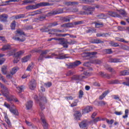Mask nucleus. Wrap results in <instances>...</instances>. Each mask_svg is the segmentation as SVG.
Segmentation results:
<instances>
[{
  "label": "nucleus",
  "mask_w": 129,
  "mask_h": 129,
  "mask_svg": "<svg viewBox=\"0 0 129 129\" xmlns=\"http://www.w3.org/2000/svg\"><path fill=\"white\" fill-rule=\"evenodd\" d=\"M44 85L45 86V87L49 88L50 86H52V83L48 82V83L44 84Z\"/></svg>",
  "instance_id": "obj_47"
},
{
  "label": "nucleus",
  "mask_w": 129,
  "mask_h": 129,
  "mask_svg": "<svg viewBox=\"0 0 129 129\" xmlns=\"http://www.w3.org/2000/svg\"><path fill=\"white\" fill-rule=\"evenodd\" d=\"M14 59L13 60V63H14V64H16L20 61V57H16L15 56V55L14 56Z\"/></svg>",
  "instance_id": "obj_39"
},
{
  "label": "nucleus",
  "mask_w": 129,
  "mask_h": 129,
  "mask_svg": "<svg viewBox=\"0 0 129 129\" xmlns=\"http://www.w3.org/2000/svg\"><path fill=\"white\" fill-rule=\"evenodd\" d=\"M33 68H34V66L33 65V63H31V64H29L26 70L27 71H31L32 70V69H33Z\"/></svg>",
  "instance_id": "obj_37"
},
{
  "label": "nucleus",
  "mask_w": 129,
  "mask_h": 129,
  "mask_svg": "<svg viewBox=\"0 0 129 129\" xmlns=\"http://www.w3.org/2000/svg\"><path fill=\"white\" fill-rule=\"evenodd\" d=\"M105 52L106 53V54H112V50L111 49H105Z\"/></svg>",
  "instance_id": "obj_48"
},
{
  "label": "nucleus",
  "mask_w": 129,
  "mask_h": 129,
  "mask_svg": "<svg viewBox=\"0 0 129 129\" xmlns=\"http://www.w3.org/2000/svg\"><path fill=\"white\" fill-rule=\"evenodd\" d=\"M109 44V45H110V46H112V47H119V44L114 41H110Z\"/></svg>",
  "instance_id": "obj_27"
},
{
  "label": "nucleus",
  "mask_w": 129,
  "mask_h": 129,
  "mask_svg": "<svg viewBox=\"0 0 129 129\" xmlns=\"http://www.w3.org/2000/svg\"><path fill=\"white\" fill-rule=\"evenodd\" d=\"M109 36H110V33H103V37H109Z\"/></svg>",
  "instance_id": "obj_63"
},
{
  "label": "nucleus",
  "mask_w": 129,
  "mask_h": 129,
  "mask_svg": "<svg viewBox=\"0 0 129 129\" xmlns=\"http://www.w3.org/2000/svg\"><path fill=\"white\" fill-rule=\"evenodd\" d=\"M93 63L94 64H101V63H102V62L100 60L96 59V60L93 61Z\"/></svg>",
  "instance_id": "obj_49"
},
{
  "label": "nucleus",
  "mask_w": 129,
  "mask_h": 129,
  "mask_svg": "<svg viewBox=\"0 0 129 129\" xmlns=\"http://www.w3.org/2000/svg\"><path fill=\"white\" fill-rule=\"evenodd\" d=\"M120 76H125V75H129V71L124 70L120 72Z\"/></svg>",
  "instance_id": "obj_26"
},
{
  "label": "nucleus",
  "mask_w": 129,
  "mask_h": 129,
  "mask_svg": "<svg viewBox=\"0 0 129 129\" xmlns=\"http://www.w3.org/2000/svg\"><path fill=\"white\" fill-rule=\"evenodd\" d=\"M25 122H26V124H27V125H29V126H32V128L33 127V124L32 123V122H29L28 120H26Z\"/></svg>",
  "instance_id": "obj_58"
},
{
  "label": "nucleus",
  "mask_w": 129,
  "mask_h": 129,
  "mask_svg": "<svg viewBox=\"0 0 129 129\" xmlns=\"http://www.w3.org/2000/svg\"><path fill=\"white\" fill-rule=\"evenodd\" d=\"M86 78V77L84 76H82V75H79V76H74L73 77H72V80H83V79H85Z\"/></svg>",
  "instance_id": "obj_12"
},
{
  "label": "nucleus",
  "mask_w": 129,
  "mask_h": 129,
  "mask_svg": "<svg viewBox=\"0 0 129 129\" xmlns=\"http://www.w3.org/2000/svg\"><path fill=\"white\" fill-rule=\"evenodd\" d=\"M108 93H109V91L108 90L102 93V94L101 96H100L99 99H100L101 100H102V99L104 98V97H105V96H106V95H107Z\"/></svg>",
  "instance_id": "obj_24"
},
{
  "label": "nucleus",
  "mask_w": 129,
  "mask_h": 129,
  "mask_svg": "<svg viewBox=\"0 0 129 129\" xmlns=\"http://www.w3.org/2000/svg\"><path fill=\"white\" fill-rule=\"evenodd\" d=\"M107 17V15L103 14H100L98 15H97V18L98 19H104L105 18H106Z\"/></svg>",
  "instance_id": "obj_29"
},
{
  "label": "nucleus",
  "mask_w": 129,
  "mask_h": 129,
  "mask_svg": "<svg viewBox=\"0 0 129 129\" xmlns=\"http://www.w3.org/2000/svg\"><path fill=\"white\" fill-rule=\"evenodd\" d=\"M5 121H6V122L8 124V126H9V127H12V124L11 123V121H10V119H7L5 120Z\"/></svg>",
  "instance_id": "obj_53"
},
{
  "label": "nucleus",
  "mask_w": 129,
  "mask_h": 129,
  "mask_svg": "<svg viewBox=\"0 0 129 129\" xmlns=\"http://www.w3.org/2000/svg\"><path fill=\"white\" fill-rule=\"evenodd\" d=\"M7 20L8 15H7L6 14L2 15L0 16V21H1V22H7Z\"/></svg>",
  "instance_id": "obj_20"
},
{
  "label": "nucleus",
  "mask_w": 129,
  "mask_h": 129,
  "mask_svg": "<svg viewBox=\"0 0 129 129\" xmlns=\"http://www.w3.org/2000/svg\"><path fill=\"white\" fill-rule=\"evenodd\" d=\"M34 2V0H24L23 1L24 5H27V4H32Z\"/></svg>",
  "instance_id": "obj_38"
},
{
  "label": "nucleus",
  "mask_w": 129,
  "mask_h": 129,
  "mask_svg": "<svg viewBox=\"0 0 129 129\" xmlns=\"http://www.w3.org/2000/svg\"><path fill=\"white\" fill-rule=\"evenodd\" d=\"M51 32H49V34H52V35H56V37H66V36H68V34H57V33H61V32H63L62 30H60L59 29H51L50 30Z\"/></svg>",
  "instance_id": "obj_7"
},
{
  "label": "nucleus",
  "mask_w": 129,
  "mask_h": 129,
  "mask_svg": "<svg viewBox=\"0 0 129 129\" xmlns=\"http://www.w3.org/2000/svg\"><path fill=\"white\" fill-rule=\"evenodd\" d=\"M106 121L108 124H112V123H113V122L114 121V120H113V119H111L110 120H109L107 119H106Z\"/></svg>",
  "instance_id": "obj_46"
},
{
  "label": "nucleus",
  "mask_w": 129,
  "mask_h": 129,
  "mask_svg": "<svg viewBox=\"0 0 129 129\" xmlns=\"http://www.w3.org/2000/svg\"><path fill=\"white\" fill-rule=\"evenodd\" d=\"M34 99L39 104L41 110L45 109V103H47V99L44 95H40L38 98L37 95L34 96Z\"/></svg>",
  "instance_id": "obj_3"
},
{
  "label": "nucleus",
  "mask_w": 129,
  "mask_h": 129,
  "mask_svg": "<svg viewBox=\"0 0 129 129\" xmlns=\"http://www.w3.org/2000/svg\"><path fill=\"white\" fill-rule=\"evenodd\" d=\"M84 93H83V91L82 90H80L79 91V98H82V97L83 96Z\"/></svg>",
  "instance_id": "obj_54"
},
{
  "label": "nucleus",
  "mask_w": 129,
  "mask_h": 129,
  "mask_svg": "<svg viewBox=\"0 0 129 129\" xmlns=\"http://www.w3.org/2000/svg\"><path fill=\"white\" fill-rule=\"evenodd\" d=\"M31 55H27L22 58V62L25 63L26 62H28L31 59Z\"/></svg>",
  "instance_id": "obj_25"
},
{
  "label": "nucleus",
  "mask_w": 129,
  "mask_h": 129,
  "mask_svg": "<svg viewBox=\"0 0 129 129\" xmlns=\"http://www.w3.org/2000/svg\"><path fill=\"white\" fill-rule=\"evenodd\" d=\"M26 107L27 110L31 109L33 107V102L32 101H28L26 104Z\"/></svg>",
  "instance_id": "obj_16"
},
{
  "label": "nucleus",
  "mask_w": 129,
  "mask_h": 129,
  "mask_svg": "<svg viewBox=\"0 0 129 129\" xmlns=\"http://www.w3.org/2000/svg\"><path fill=\"white\" fill-rule=\"evenodd\" d=\"M74 116H75L76 119L77 120H80V117L82 116L81 115V113L80 112V111H77L74 114Z\"/></svg>",
  "instance_id": "obj_17"
},
{
  "label": "nucleus",
  "mask_w": 129,
  "mask_h": 129,
  "mask_svg": "<svg viewBox=\"0 0 129 129\" xmlns=\"http://www.w3.org/2000/svg\"><path fill=\"white\" fill-rule=\"evenodd\" d=\"M10 111H11V112H12V113H13V114H14L15 115H18V111L16 109H14L13 108H10Z\"/></svg>",
  "instance_id": "obj_35"
},
{
  "label": "nucleus",
  "mask_w": 129,
  "mask_h": 129,
  "mask_svg": "<svg viewBox=\"0 0 129 129\" xmlns=\"http://www.w3.org/2000/svg\"><path fill=\"white\" fill-rule=\"evenodd\" d=\"M8 49H11V45L6 44L3 46L1 50H2V51H6V50H8Z\"/></svg>",
  "instance_id": "obj_28"
},
{
  "label": "nucleus",
  "mask_w": 129,
  "mask_h": 129,
  "mask_svg": "<svg viewBox=\"0 0 129 129\" xmlns=\"http://www.w3.org/2000/svg\"><path fill=\"white\" fill-rule=\"evenodd\" d=\"M24 53H25L24 50H20L19 52L14 53V57H18V58H20V56H22Z\"/></svg>",
  "instance_id": "obj_23"
},
{
  "label": "nucleus",
  "mask_w": 129,
  "mask_h": 129,
  "mask_svg": "<svg viewBox=\"0 0 129 129\" xmlns=\"http://www.w3.org/2000/svg\"><path fill=\"white\" fill-rule=\"evenodd\" d=\"M14 40H15V41H19V42H24L25 40H26V38L25 37H23V38H20V37H13Z\"/></svg>",
  "instance_id": "obj_31"
},
{
  "label": "nucleus",
  "mask_w": 129,
  "mask_h": 129,
  "mask_svg": "<svg viewBox=\"0 0 129 129\" xmlns=\"http://www.w3.org/2000/svg\"><path fill=\"white\" fill-rule=\"evenodd\" d=\"M17 34H19L20 36H22V35H25V32L22 31V30H17Z\"/></svg>",
  "instance_id": "obj_56"
},
{
  "label": "nucleus",
  "mask_w": 129,
  "mask_h": 129,
  "mask_svg": "<svg viewBox=\"0 0 129 129\" xmlns=\"http://www.w3.org/2000/svg\"><path fill=\"white\" fill-rule=\"evenodd\" d=\"M93 108L92 107L90 106H87L86 107L85 109L83 110V113L85 114V113H88V112H90L91 110H92Z\"/></svg>",
  "instance_id": "obj_15"
},
{
  "label": "nucleus",
  "mask_w": 129,
  "mask_h": 129,
  "mask_svg": "<svg viewBox=\"0 0 129 129\" xmlns=\"http://www.w3.org/2000/svg\"><path fill=\"white\" fill-rule=\"evenodd\" d=\"M99 104L101 105V106H103V105H105V104H106V102L103 101H101L99 102Z\"/></svg>",
  "instance_id": "obj_59"
},
{
  "label": "nucleus",
  "mask_w": 129,
  "mask_h": 129,
  "mask_svg": "<svg viewBox=\"0 0 129 129\" xmlns=\"http://www.w3.org/2000/svg\"><path fill=\"white\" fill-rule=\"evenodd\" d=\"M4 106H6V107H7V108H11V105L10 104H9L8 103H7L6 102H5L4 103Z\"/></svg>",
  "instance_id": "obj_62"
},
{
  "label": "nucleus",
  "mask_w": 129,
  "mask_h": 129,
  "mask_svg": "<svg viewBox=\"0 0 129 129\" xmlns=\"http://www.w3.org/2000/svg\"><path fill=\"white\" fill-rule=\"evenodd\" d=\"M67 28H73L74 24L73 23H66Z\"/></svg>",
  "instance_id": "obj_40"
},
{
  "label": "nucleus",
  "mask_w": 129,
  "mask_h": 129,
  "mask_svg": "<svg viewBox=\"0 0 129 129\" xmlns=\"http://www.w3.org/2000/svg\"><path fill=\"white\" fill-rule=\"evenodd\" d=\"M79 3L77 2H66V6H78L79 5Z\"/></svg>",
  "instance_id": "obj_19"
},
{
  "label": "nucleus",
  "mask_w": 129,
  "mask_h": 129,
  "mask_svg": "<svg viewBox=\"0 0 129 129\" xmlns=\"http://www.w3.org/2000/svg\"><path fill=\"white\" fill-rule=\"evenodd\" d=\"M109 62L110 63H117L120 62V59L111 58L109 59Z\"/></svg>",
  "instance_id": "obj_22"
},
{
  "label": "nucleus",
  "mask_w": 129,
  "mask_h": 129,
  "mask_svg": "<svg viewBox=\"0 0 129 129\" xmlns=\"http://www.w3.org/2000/svg\"><path fill=\"white\" fill-rule=\"evenodd\" d=\"M32 52L33 53H40V55L38 59V61H42L44 58H45V59H51L52 58H55V59H59V60L66 59V58H69V57L67 56H68V54H63V53L57 54L55 52L51 53V55L45 56V55H47V54L50 52V50L48 49L41 50L37 48H35L32 50Z\"/></svg>",
  "instance_id": "obj_1"
},
{
  "label": "nucleus",
  "mask_w": 129,
  "mask_h": 129,
  "mask_svg": "<svg viewBox=\"0 0 129 129\" xmlns=\"http://www.w3.org/2000/svg\"><path fill=\"white\" fill-rule=\"evenodd\" d=\"M79 126L81 127V128H86V127L87 126V120H84L82 121L79 123Z\"/></svg>",
  "instance_id": "obj_14"
},
{
  "label": "nucleus",
  "mask_w": 129,
  "mask_h": 129,
  "mask_svg": "<svg viewBox=\"0 0 129 129\" xmlns=\"http://www.w3.org/2000/svg\"><path fill=\"white\" fill-rule=\"evenodd\" d=\"M35 15H39V14H42V10H38L34 12Z\"/></svg>",
  "instance_id": "obj_55"
},
{
  "label": "nucleus",
  "mask_w": 129,
  "mask_h": 129,
  "mask_svg": "<svg viewBox=\"0 0 129 129\" xmlns=\"http://www.w3.org/2000/svg\"><path fill=\"white\" fill-rule=\"evenodd\" d=\"M76 43V41L75 40H71V41L68 42L67 40L64 38H61L60 40V44L62 45L63 48H65L66 49L68 48V44H70V45H73V44H75Z\"/></svg>",
  "instance_id": "obj_6"
},
{
  "label": "nucleus",
  "mask_w": 129,
  "mask_h": 129,
  "mask_svg": "<svg viewBox=\"0 0 129 129\" xmlns=\"http://www.w3.org/2000/svg\"><path fill=\"white\" fill-rule=\"evenodd\" d=\"M108 14L113 18H120V15L113 11H109Z\"/></svg>",
  "instance_id": "obj_13"
},
{
  "label": "nucleus",
  "mask_w": 129,
  "mask_h": 129,
  "mask_svg": "<svg viewBox=\"0 0 129 129\" xmlns=\"http://www.w3.org/2000/svg\"><path fill=\"white\" fill-rule=\"evenodd\" d=\"M0 87H1L2 89L1 91L2 95L7 98V101H15V102H19L18 99L15 98V96L12 95H9L10 92L9 91V89L8 88L5 86V85L2 84V83H0Z\"/></svg>",
  "instance_id": "obj_2"
},
{
  "label": "nucleus",
  "mask_w": 129,
  "mask_h": 129,
  "mask_svg": "<svg viewBox=\"0 0 129 129\" xmlns=\"http://www.w3.org/2000/svg\"><path fill=\"white\" fill-rule=\"evenodd\" d=\"M61 39L62 38L55 37V38L49 39L48 41V42H50V41H52V40H55L56 41H59V44H60V41Z\"/></svg>",
  "instance_id": "obj_42"
},
{
  "label": "nucleus",
  "mask_w": 129,
  "mask_h": 129,
  "mask_svg": "<svg viewBox=\"0 0 129 129\" xmlns=\"http://www.w3.org/2000/svg\"><path fill=\"white\" fill-rule=\"evenodd\" d=\"M128 115V110L126 109L125 110V115L123 116V118H126V117H127Z\"/></svg>",
  "instance_id": "obj_52"
},
{
  "label": "nucleus",
  "mask_w": 129,
  "mask_h": 129,
  "mask_svg": "<svg viewBox=\"0 0 129 129\" xmlns=\"http://www.w3.org/2000/svg\"><path fill=\"white\" fill-rule=\"evenodd\" d=\"M63 13V9H59L55 11H52L50 12H48L47 13V16H54L55 15H58L59 14H62Z\"/></svg>",
  "instance_id": "obj_10"
},
{
  "label": "nucleus",
  "mask_w": 129,
  "mask_h": 129,
  "mask_svg": "<svg viewBox=\"0 0 129 129\" xmlns=\"http://www.w3.org/2000/svg\"><path fill=\"white\" fill-rule=\"evenodd\" d=\"M17 71H18L17 68H14L12 69V71L11 72V74L12 75H14V74H15L17 73Z\"/></svg>",
  "instance_id": "obj_45"
},
{
  "label": "nucleus",
  "mask_w": 129,
  "mask_h": 129,
  "mask_svg": "<svg viewBox=\"0 0 129 129\" xmlns=\"http://www.w3.org/2000/svg\"><path fill=\"white\" fill-rule=\"evenodd\" d=\"M37 86V83H36V80H32L29 83V87L31 90H34Z\"/></svg>",
  "instance_id": "obj_11"
},
{
  "label": "nucleus",
  "mask_w": 129,
  "mask_h": 129,
  "mask_svg": "<svg viewBox=\"0 0 129 129\" xmlns=\"http://www.w3.org/2000/svg\"><path fill=\"white\" fill-rule=\"evenodd\" d=\"M18 90H19V92H22L24 88V86H19L17 87Z\"/></svg>",
  "instance_id": "obj_43"
},
{
  "label": "nucleus",
  "mask_w": 129,
  "mask_h": 129,
  "mask_svg": "<svg viewBox=\"0 0 129 129\" xmlns=\"http://www.w3.org/2000/svg\"><path fill=\"white\" fill-rule=\"evenodd\" d=\"M108 84H118L119 83V82L117 80H112V81H108Z\"/></svg>",
  "instance_id": "obj_30"
},
{
  "label": "nucleus",
  "mask_w": 129,
  "mask_h": 129,
  "mask_svg": "<svg viewBox=\"0 0 129 129\" xmlns=\"http://www.w3.org/2000/svg\"><path fill=\"white\" fill-rule=\"evenodd\" d=\"M57 25H58V23L57 22H53L52 23H50L49 25H48V27H55Z\"/></svg>",
  "instance_id": "obj_51"
},
{
  "label": "nucleus",
  "mask_w": 129,
  "mask_h": 129,
  "mask_svg": "<svg viewBox=\"0 0 129 129\" xmlns=\"http://www.w3.org/2000/svg\"><path fill=\"white\" fill-rule=\"evenodd\" d=\"M116 41H119V42H123V43H127V41L124 40L123 38H119L118 37L116 38Z\"/></svg>",
  "instance_id": "obj_41"
},
{
  "label": "nucleus",
  "mask_w": 129,
  "mask_h": 129,
  "mask_svg": "<svg viewBox=\"0 0 129 129\" xmlns=\"http://www.w3.org/2000/svg\"><path fill=\"white\" fill-rule=\"evenodd\" d=\"M2 72L3 74H4L5 75L7 74V66H4L2 67Z\"/></svg>",
  "instance_id": "obj_32"
},
{
  "label": "nucleus",
  "mask_w": 129,
  "mask_h": 129,
  "mask_svg": "<svg viewBox=\"0 0 129 129\" xmlns=\"http://www.w3.org/2000/svg\"><path fill=\"white\" fill-rule=\"evenodd\" d=\"M117 12H118L120 15H121V16H122V17H125L127 15V13H126V12H125L124 10L120 9L119 10H117Z\"/></svg>",
  "instance_id": "obj_21"
},
{
  "label": "nucleus",
  "mask_w": 129,
  "mask_h": 129,
  "mask_svg": "<svg viewBox=\"0 0 129 129\" xmlns=\"http://www.w3.org/2000/svg\"><path fill=\"white\" fill-rule=\"evenodd\" d=\"M72 75H74V72H73L72 71H69L66 74L67 76H72Z\"/></svg>",
  "instance_id": "obj_44"
},
{
  "label": "nucleus",
  "mask_w": 129,
  "mask_h": 129,
  "mask_svg": "<svg viewBox=\"0 0 129 129\" xmlns=\"http://www.w3.org/2000/svg\"><path fill=\"white\" fill-rule=\"evenodd\" d=\"M0 80H2L4 83H6L8 85H9V83H8V81L6 80L5 78H4V76L0 74Z\"/></svg>",
  "instance_id": "obj_34"
},
{
  "label": "nucleus",
  "mask_w": 129,
  "mask_h": 129,
  "mask_svg": "<svg viewBox=\"0 0 129 129\" xmlns=\"http://www.w3.org/2000/svg\"><path fill=\"white\" fill-rule=\"evenodd\" d=\"M25 30H32L33 29V26L29 25L25 27Z\"/></svg>",
  "instance_id": "obj_60"
},
{
  "label": "nucleus",
  "mask_w": 129,
  "mask_h": 129,
  "mask_svg": "<svg viewBox=\"0 0 129 129\" xmlns=\"http://www.w3.org/2000/svg\"><path fill=\"white\" fill-rule=\"evenodd\" d=\"M11 28L12 30L16 29V21H13L11 24Z\"/></svg>",
  "instance_id": "obj_36"
},
{
  "label": "nucleus",
  "mask_w": 129,
  "mask_h": 129,
  "mask_svg": "<svg viewBox=\"0 0 129 129\" xmlns=\"http://www.w3.org/2000/svg\"><path fill=\"white\" fill-rule=\"evenodd\" d=\"M107 70L108 71H110V72H112L113 74H115V71L113 70V69L111 68V67L108 68Z\"/></svg>",
  "instance_id": "obj_50"
},
{
  "label": "nucleus",
  "mask_w": 129,
  "mask_h": 129,
  "mask_svg": "<svg viewBox=\"0 0 129 129\" xmlns=\"http://www.w3.org/2000/svg\"><path fill=\"white\" fill-rule=\"evenodd\" d=\"M47 6H50V3L47 2H41L39 4H36L35 5H30L26 7V10H36L40 8V7H47Z\"/></svg>",
  "instance_id": "obj_4"
},
{
  "label": "nucleus",
  "mask_w": 129,
  "mask_h": 129,
  "mask_svg": "<svg viewBox=\"0 0 129 129\" xmlns=\"http://www.w3.org/2000/svg\"><path fill=\"white\" fill-rule=\"evenodd\" d=\"M93 43L94 44H103L104 42L100 39H95L93 41Z\"/></svg>",
  "instance_id": "obj_33"
},
{
  "label": "nucleus",
  "mask_w": 129,
  "mask_h": 129,
  "mask_svg": "<svg viewBox=\"0 0 129 129\" xmlns=\"http://www.w3.org/2000/svg\"><path fill=\"white\" fill-rule=\"evenodd\" d=\"M80 64H81V61L79 60H77L74 62H72L67 64V66L69 69H72L73 68H75V67H77V66L80 65Z\"/></svg>",
  "instance_id": "obj_9"
},
{
  "label": "nucleus",
  "mask_w": 129,
  "mask_h": 129,
  "mask_svg": "<svg viewBox=\"0 0 129 129\" xmlns=\"http://www.w3.org/2000/svg\"><path fill=\"white\" fill-rule=\"evenodd\" d=\"M74 24L75 26H77L78 25H81V24H82V21H77L74 22Z\"/></svg>",
  "instance_id": "obj_64"
},
{
  "label": "nucleus",
  "mask_w": 129,
  "mask_h": 129,
  "mask_svg": "<svg viewBox=\"0 0 129 129\" xmlns=\"http://www.w3.org/2000/svg\"><path fill=\"white\" fill-rule=\"evenodd\" d=\"M40 115L41 117V120L42 122V126L43 128L44 129L49 128V124H48L47 120L45 118V117L44 116V114H43V113H40Z\"/></svg>",
  "instance_id": "obj_8"
},
{
  "label": "nucleus",
  "mask_w": 129,
  "mask_h": 129,
  "mask_svg": "<svg viewBox=\"0 0 129 129\" xmlns=\"http://www.w3.org/2000/svg\"><path fill=\"white\" fill-rule=\"evenodd\" d=\"M0 40L4 43H7V40H6V38L4 36H0Z\"/></svg>",
  "instance_id": "obj_61"
},
{
  "label": "nucleus",
  "mask_w": 129,
  "mask_h": 129,
  "mask_svg": "<svg viewBox=\"0 0 129 129\" xmlns=\"http://www.w3.org/2000/svg\"><path fill=\"white\" fill-rule=\"evenodd\" d=\"M25 14H20L12 16V18H13L14 20H19V19H23L25 18Z\"/></svg>",
  "instance_id": "obj_18"
},
{
  "label": "nucleus",
  "mask_w": 129,
  "mask_h": 129,
  "mask_svg": "<svg viewBox=\"0 0 129 129\" xmlns=\"http://www.w3.org/2000/svg\"><path fill=\"white\" fill-rule=\"evenodd\" d=\"M113 98H114V99H115L116 100H119V101H120L121 100L120 99H119L118 95H114L113 96Z\"/></svg>",
  "instance_id": "obj_57"
},
{
  "label": "nucleus",
  "mask_w": 129,
  "mask_h": 129,
  "mask_svg": "<svg viewBox=\"0 0 129 129\" xmlns=\"http://www.w3.org/2000/svg\"><path fill=\"white\" fill-rule=\"evenodd\" d=\"M83 10L86 11L85 12H80L81 15H91L95 11V8L91 7L84 6Z\"/></svg>",
  "instance_id": "obj_5"
}]
</instances>
